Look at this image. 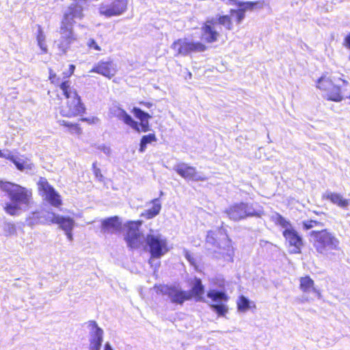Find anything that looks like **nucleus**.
<instances>
[{"mask_svg": "<svg viewBox=\"0 0 350 350\" xmlns=\"http://www.w3.org/2000/svg\"><path fill=\"white\" fill-rule=\"evenodd\" d=\"M0 190L5 192L10 199V202L3 205V211L9 215H18L22 206L29 207L33 204V191L30 188L0 180Z\"/></svg>", "mask_w": 350, "mask_h": 350, "instance_id": "f257e3e1", "label": "nucleus"}, {"mask_svg": "<svg viewBox=\"0 0 350 350\" xmlns=\"http://www.w3.org/2000/svg\"><path fill=\"white\" fill-rule=\"evenodd\" d=\"M170 295L172 296V302L183 304L185 301L191 299V295L185 291H176L174 289Z\"/></svg>", "mask_w": 350, "mask_h": 350, "instance_id": "c85d7f7f", "label": "nucleus"}, {"mask_svg": "<svg viewBox=\"0 0 350 350\" xmlns=\"http://www.w3.org/2000/svg\"><path fill=\"white\" fill-rule=\"evenodd\" d=\"M0 158L5 159L13 163L19 171H23L25 169L31 170L32 168V164L28 163L29 159L27 158H25V159H18L13 154L6 155L3 154L1 150H0Z\"/></svg>", "mask_w": 350, "mask_h": 350, "instance_id": "5701e85b", "label": "nucleus"}, {"mask_svg": "<svg viewBox=\"0 0 350 350\" xmlns=\"http://www.w3.org/2000/svg\"><path fill=\"white\" fill-rule=\"evenodd\" d=\"M62 116L68 118L81 117L86 112V107L80 96L66 100L64 104L59 107Z\"/></svg>", "mask_w": 350, "mask_h": 350, "instance_id": "0eeeda50", "label": "nucleus"}, {"mask_svg": "<svg viewBox=\"0 0 350 350\" xmlns=\"http://www.w3.org/2000/svg\"><path fill=\"white\" fill-rule=\"evenodd\" d=\"M87 0H75V1L77 2H79V1H86Z\"/></svg>", "mask_w": 350, "mask_h": 350, "instance_id": "5fc2aeb1", "label": "nucleus"}, {"mask_svg": "<svg viewBox=\"0 0 350 350\" xmlns=\"http://www.w3.org/2000/svg\"><path fill=\"white\" fill-rule=\"evenodd\" d=\"M72 230H70V231H66L65 232V234L68 238V239L69 241H72L73 238H72Z\"/></svg>", "mask_w": 350, "mask_h": 350, "instance_id": "8fccbe9b", "label": "nucleus"}, {"mask_svg": "<svg viewBox=\"0 0 350 350\" xmlns=\"http://www.w3.org/2000/svg\"><path fill=\"white\" fill-rule=\"evenodd\" d=\"M94 173L95 176L100 181L104 180L103 175L99 168L96 167L95 164L93 165Z\"/></svg>", "mask_w": 350, "mask_h": 350, "instance_id": "c03bdc74", "label": "nucleus"}, {"mask_svg": "<svg viewBox=\"0 0 350 350\" xmlns=\"http://www.w3.org/2000/svg\"><path fill=\"white\" fill-rule=\"evenodd\" d=\"M38 45L40 48L42 53H46L48 49L45 42V35L40 25H38V31L36 35Z\"/></svg>", "mask_w": 350, "mask_h": 350, "instance_id": "72a5a7b5", "label": "nucleus"}, {"mask_svg": "<svg viewBox=\"0 0 350 350\" xmlns=\"http://www.w3.org/2000/svg\"><path fill=\"white\" fill-rule=\"evenodd\" d=\"M230 4L236 5V3H239V1L237 0H227Z\"/></svg>", "mask_w": 350, "mask_h": 350, "instance_id": "603ef678", "label": "nucleus"}, {"mask_svg": "<svg viewBox=\"0 0 350 350\" xmlns=\"http://www.w3.org/2000/svg\"><path fill=\"white\" fill-rule=\"evenodd\" d=\"M176 172L186 180L193 181H204L207 179L205 176L198 175L196 167L185 163H178L174 168Z\"/></svg>", "mask_w": 350, "mask_h": 350, "instance_id": "f3484780", "label": "nucleus"}, {"mask_svg": "<svg viewBox=\"0 0 350 350\" xmlns=\"http://www.w3.org/2000/svg\"><path fill=\"white\" fill-rule=\"evenodd\" d=\"M343 45L346 48L350 49V33H348L344 38Z\"/></svg>", "mask_w": 350, "mask_h": 350, "instance_id": "de8ad7c7", "label": "nucleus"}, {"mask_svg": "<svg viewBox=\"0 0 350 350\" xmlns=\"http://www.w3.org/2000/svg\"><path fill=\"white\" fill-rule=\"evenodd\" d=\"M122 223L118 216H112L101 221V230L104 234H112L122 230Z\"/></svg>", "mask_w": 350, "mask_h": 350, "instance_id": "a211bd4d", "label": "nucleus"}, {"mask_svg": "<svg viewBox=\"0 0 350 350\" xmlns=\"http://www.w3.org/2000/svg\"><path fill=\"white\" fill-rule=\"evenodd\" d=\"M228 218L232 221H238L247 217H260V214L253 210L247 203H234L224 211Z\"/></svg>", "mask_w": 350, "mask_h": 350, "instance_id": "6e6552de", "label": "nucleus"}, {"mask_svg": "<svg viewBox=\"0 0 350 350\" xmlns=\"http://www.w3.org/2000/svg\"><path fill=\"white\" fill-rule=\"evenodd\" d=\"M336 81H341L345 86L349 85V82L342 77H339L338 79H330L326 75H322L317 81V88L323 92L327 100L340 102L345 98L341 86L336 84Z\"/></svg>", "mask_w": 350, "mask_h": 350, "instance_id": "7ed1b4c3", "label": "nucleus"}, {"mask_svg": "<svg viewBox=\"0 0 350 350\" xmlns=\"http://www.w3.org/2000/svg\"><path fill=\"white\" fill-rule=\"evenodd\" d=\"M145 241L151 258H159L169 250L166 239H163L160 235L148 234Z\"/></svg>", "mask_w": 350, "mask_h": 350, "instance_id": "1a4fd4ad", "label": "nucleus"}, {"mask_svg": "<svg viewBox=\"0 0 350 350\" xmlns=\"http://www.w3.org/2000/svg\"><path fill=\"white\" fill-rule=\"evenodd\" d=\"M191 299L194 298L196 301H204V286L200 278H195L193 285L189 292Z\"/></svg>", "mask_w": 350, "mask_h": 350, "instance_id": "a878e982", "label": "nucleus"}, {"mask_svg": "<svg viewBox=\"0 0 350 350\" xmlns=\"http://www.w3.org/2000/svg\"><path fill=\"white\" fill-rule=\"evenodd\" d=\"M157 141V138L154 133L143 135L140 139L139 152H144L146 150L148 144H151Z\"/></svg>", "mask_w": 350, "mask_h": 350, "instance_id": "2f4dec72", "label": "nucleus"}, {"mask_svg": "<svg viewBox=\"0 0 350 350\" xmlns=\"http://www.w3.org/2000/svg\"><path fill=\"white\" fill-rule=\"evenodd\" d=\"M275 224L283 227V228H285L286 229L288 228H293L291 222L289 221L286 220L280 214H277Z\"/></svg>", "mask_w": 350, "mask_h": 350, "instance_id": "c9c22d12", "label": "nucleus"}, {"mask_svg": "<svg viewBox=\"0 0 350 350\" xmlns=\"http://www.w3.org/2000/svg\"><path fill=\"white\" fill-rule=\"evenodd\" d=\"M139 104L141 106L144 107L147 109H150L151 107H152L154 105V103L151 101H144V100L139 101Z\"/></svg>", "mask_w": 350, "mask_h": 350, "instance_id": "49530a36", "label": "nucleus"}, {"mask_svg": "<svg viewBox=\"0 0 350 350\" xmlns=\"http://www.w3.org/2000/svg\"><path fill=\"white\" fill-rule=\"evenodd\" d=\"M49 80L50 81V83L53 85H57L59 82V77L57 75L55 72L51 68H49Z\"/></svg>", "mask_w": 350, "mask_h": 350, "instance_id": "ea45409f", "label": "nucleus"}, {"mask_svg": "<svg viewBox=\"0 0 350 350\" xmlns=\"http://www.w3.org/2000/svg\"><path fill=\"white\" fill-rule=\"evenodd\" d=\"M59 88L62 90L63 96L66 100L80 96L77 90L72 85V82L69 79L64 80L59 84Z\"/></svg>", "mask_w": 350, "mask_h": 350, "instance_id": "393cba45", "label": "nucleus"}, {"mask_svg": "<svg viewBox=\"0 0 350 350\" xmlns=\"http://www.w3.org/2000/svg\"><path fill=\"white\" fill-rule=\"evenodd\" d=\"M79 120L80 121L87 122L89 124H94L99 122V119L95 116L90 118H81Z\"/></svg>", "mask_w": 350, "mask_h": 350, "instance_id": "37998d69", "label": "nucleus"}, {"mask_svg": "<svg viewBox=\"0 0 350 350\" xmlns=\"http://www.w3.org/2000/svg\"><path fill=\"white\" fill-rule=\"evenodd\" d=\"M184 255L185 258L191 265H196V258L188 250L185 251Z\"/></svg>", "mask_w": 350, "mask_h": 350, "instance_id": "79ce46f5", "label": "nucleus"}, {"mask_svg": "<svg viewBox=\"0 0 350 350\" xmlns=\"http://www.w3.org/2000/svg\"><path fill=\"white\" fill-rule=\"evenodd\" d=\"M105 350H113L111 347V346L109 345V344L107 343L105 345Z\"/></svg>", "mask_w": 350, "mask_h": 350, "instance_id": "864d4df0", "label": "nucleus"}, {"mask_svg": "<svg viewBox=\"0 0 350 350\" xmlns=\"http://www.w3.org/2000/svg\"><path fill=\"white\" fill-rule=\"evenodd\" d=\"M90 325L95 329L90 341V350H100L103 342V332L101 328L98 327L96 321H90Z\"/></svg>", "mask_w": 350, "mask_h": 350, "instance_id": "412c9836", "label": "nucleus"}, {"mask_svg": "<svg viewBox=\"0 0 350 350\" xmlns=\"http://www.w3.org/2000/svg\"><path fill=\"white\" fill-rule=\"evenodd\" d=\"M90 72L100 75L111 79L117 73V68L113 60H100L90 70Z\"/></svg>", "mask_w": 350, "mask_h": 350, "instance_id": "2eb2a0df", "label": "nucleus"}, {"mask_svg": "<svg viewBox=\"0 0 350 350\" xmlns=\"http://www.w3.org/2000/svg\"><path fill=\"white\" fill-rule=\"evenodd\" d=\"M51 206L59 208L62 205V200L60 194L55 190L52 191V194L45 200Z\"/></svg>", "mask_w": 350, "mask_h": 350, "instance_id": "f704fd0d", "label": "nucleus"}, {"mask_svg": "<svg viewBox=\"0 0 350 350\" xmlns=\"http://www.w3.org/2000/svg\"><path fill=\"white\" fill-rule=\"evenodd\" d=\"M263 1H239L236 3L238 9H230V14L235 15V23L239 25L242 23L245 17L246 11H252L255 9H260L263 7Z\"/></svg>", "mask_w": 350, "mask_h": 350, "instance_id": "ddd939ff", "label": "nucleus"}, {"mask_svg": "<svg viewBox=\"0 0 350 350\" xmlns=\"http://www.w3.org/2000/svg\"><path fill=\"white\" fill-rule=\"evenodd\" d=\"M233 18L235 21V15L229 14L219 15L215 20L216 23L223 26L226 30L230 31L234 28Z\"/></svg>", "mask_w": 350, "mask_h": 350, "instance_id": "cd10ccee", "label": "nucleus"}, {"mask_svg": "<svg viewBox=\"0 0 350 350\" xmlns=\"http://www.w3.org/2000/svg\"><path fill=\"white\" fill-rule=\"evenodd\" d=\"M75 70V66L73 64H70L69 66V75L67 77H69L70 76H71L74 73Z\"/></svg>", "mask_w": 350, "mask_h": 350, "instance_id": "09e8293b", "label": "nucleus"}, {"mask_svg": "<svg viewBox=\"0 0 350 350\" xmlns=\"http://www.w3.org/2000/svg\"><path fill=\"white\" fill-rule=\"evenodd\" d=\"M215 24L214 18L208 19L203 23L201 27L202 39L205 44L215 42L219 40L220 33L215 29Z\"/></svg>", "mask_w": 350, "mask_h": 350, "instance_id": "dca6fc26", "label": "nucleus"}, {"mask_svg": "<svg viewBox=\"0 0 350 350\" xmlns=\"http://www.w3.org/2000/svg\"><path fill=\"white\" fill-rule=\"evenodd\" d=\"M3 230L5 234L10 237L16 233V227L14 223L8 222L5 224Z\"/></svg>", "mask_w": 350, "mask_h": 350, "instance_id": "4c0bfd02", "label": "nucleus"}, {"mask_svg": "<svg viewBox=\"0 0 350 350\" xmlns=\"http://www.w3.org/2000/svg\"><path fill=\"white\" fill-rule=\"evenodd\" d=\"M207 297L212 301L219 304H212L210 308L214 310L218 317H225L228 313V308L221 301L227 302L229 297L223 291L211 290L207 293Z\"/></svg>", "mask_w": 350, "mask_h": 350, "instance_id": "f8f14e48", "label": "nucleus"}, {"mask_svg": "<svg viewBox=\"0 0 350 350\" xmlns=\"http://www.w3.org/2000/svg\"><path fill=\"white\" fill-rule=\"evenodd\" d=\"M154 288L157 293L162 294V295L167 294V295H172V291H174L173 288H171L167 285H161V284L155 286Z\"/></svg>", "mask_w": 350, "mask_h": 350, "instance_id": "e433bc0d", "label": "nucleus"}, {"mask_svg": "<svg viewBox=\"0 0 350 350\" xmlns=\"http://www.w3.org/2000/svg\"><path fill=\"white\" fill-rule=\"evenodd\" d=\"M131 112L133 113L135 117L140 121V124H138L137 122L135 121L124 109H120V118L122 119L126 124L130 126L138 133H146L149 131V120L152 118V116L136 107H134L131 109Z\"/></svg>", "mask_w": 350, "mask_h": 350, "instance_id": "20e7f679", "label": "nucleus"}, {"mask_svg": "<svg viewBox=\"0 0 350 350\" xmlns=\"http://www.w3.org/2000/svg\"><path fill=\"white\" fill-rule=\"evenodd\" d=\"M237 310L245 312L249 309L256 308V305L243 295H240L237 301Z\"/></svg>", "mask_w": 350, "mask_h": 350, "instance_id": "7c9ffc66", "label": "nucleus"}, {"mask_svg": "<svg viewBox=\"0 0 350 350\" xmlns=\"http://www.w3.org/2000/svg\"><path fill=\"white\" fill-rule=\"evenodd\" d=\"M51 224H56L64 232L72 230L75 222V220L68 216H62L53 213V217L50 220Z\"/></svg>", "mask_w": 350, "mask_h": 350, "instance_id": "aec40b11", "label": "nucleus"}, {"mask_svg": "<svg viewBox=\"0 0 350 350\" xmlns=\"http://www.w3.org/2000/svg\"><path fill=\"white\" fill-rule=\"evenodd\" d=\"M215 239H216L215 233L213 231H209L206 236V242L213 244Z\"/></svg>", "mask_w": 350, "mask_h": 350, "instance_id": "a18cd8bd", "label": "nucleus"}, {"mask_svg": "<svg viewBox=\"0 0 350 350\" xmlns=\"http://www.w3.org/2000/svg\"><path fill=\"white\" fill-rule=\"evenodd\" d=\"M87 46L88 47V49H90V50H94V51H101L100 46L98 45L97 42L94 39H93V38L89 39V40H88V43H87Z\"/></svg>", "mask_w": 350, "mask_h": 350, "instance_id": "a19ab883", "label": "nucleus"}, {"mask_svg": "<svg viewBox=\"0 0 350 350\" xmlns=\"http://www.w3.org/2000/svg\"><path fill=\"white\" fill-rule=\"evenodd\" d=\"M152 206L144 211L140 214V217H144L146 219H150L158 215L161 209V204L159 198H154L150 201Z\"/></svg>", "mask_w": 350, "mask_h": 350, "instance_id": "bb28decb", "label": "nucleus"}, {"mask_svg": "<svg viewBox=\"0 0 350 350\" xmlns=\"http://www.w3.org/2000/svg\"><path fill=\"white\" fill-rule=\"evenodd\" d=\"M347 98L350 99V95Z\"/></svg>", "mask_w": 350, "mask_h": 350, "instance_id": "6e6d98bb", "label": "nucleus"}, {"mask_svg": "<svg viewBox=\"0 0 350 350\" xmlns=\"http://www.w3.org/2000/svg\"><path fill=\"white\" fill-rule=\"evenodd\" d=\"M83 8L77 3L71 4L68 11L64 13L61 22L60 29H70L73 28L75 18H82L83 17Z\"/></svg>", "mask_w": 350, "mask_h": 350, "instance_id": "4468645a", "label": "nucleus"}, {"mask_svg": "<svg viewBox=\"0 0 350 350\" xmlns=\"http://www.w3.org/2000/svg\"><path fill=\"white\" fill-rule=\"evenodd\" d=\"M171 47L176 53V55L180 56L202 53L208 49V46L204 43L200 41H192L187 38H178L174 40Z\"/></svg>", "mask_w": 350, "mask_h": 350, "instance_id": "39448f33", "label": "nucleus"}, {"mask_svg": "<svg viewBox=\"0 0 350 350\" xmlns=\"http://www.w3.org/2000/svg\"><path fill=\"white\" fill-rule=\"evenodd\" d=\"M55 188L52 189L50 191L47 192L46 193H45L44 196H42V197L44 198V200H45L49 196H50L51 194H52V191H55Z\"/></svg>", "mask_w": 350, "mask_h": 350, "instance_id": "3c124183", "label": "nucleus"}, {"mask_svg": "<svg viewBox=\"0 0 350 350\" xmlns=\"http://www.w3.org/2000/svg\"><path fill=\"white\" fill-rule=\"evenodd\" d=\"M300 291L305 295L313 293L317 297H321L320 291L316 287L314 280L308 275L299 278Z\"/></svg>", "mask_w": 350, "mask_h": 350, "instance_id": "6ab92c4d", "label": "nucleus"}, {"mask_svg": "<svg viewBox=\"0 0 350 350\" xmlns=\"http://www.w3.org/2000/svg\"><path fill=\"white\" fill-rule=\"evenodd\" d=\"M282 235L285 239L289 254H299L301 253V250L304 247V241L294 228L285 229L282 232Z\"/></svg>", "mask_w": 350, "mask_h": 350, "instance_id": "9d476101", "label": "nucleus"}, {"mask_svg": "<svg viewBox=\"0 0 350 350\" xmlns=\"http://www.w3.org/2000/svg\"><path fill=\"white\" fill-rule=\"evenodd\" d=\"M310 234L313 237L312 245L318 254L327 256L332 254V250H340L339 240L327 229L313 230Z\"/></svg>", "mask_w": 350, "mask_h": 350, "instance_id": "f03ea898", "label": "nucleus"}, {"mask_svg": "<svg viewBox=\"0 0 350 350\" xmlns=\"http://www.w3.org/2000/svg\"><path fill=\"white\" fill-rule=\"evenodd\" d=\"M323 198L342 208H346L349 204V200L344 198L341 194L338 193L327 192L323 195Z\"/></svg>", "mask_w": 350, "mask_h": 350, "instance_id": "b1692460", "label": "nucleus"}, {"mask_svg": "<svg viewBox=\"0 0 350 350\" xmlns=\"http://www.w3.org/2000/svg\"><path fill=\"white\" fill-rule=\"evenodd\" d=\"M142 224V220H129L124 224V239L130 249H137L142 245V233L140 232Z\"/></svg>", "mask_w": 350, "mask_h": 350, "instance_id": "423d86ee", "label": "nucleus"}, {"mask_svg": "<svg viewBox=\"0 0 350 350\" xmlns=\"http://www.w3.org/2000/svg\"><path fill=\"white\" fill-rule=\"evenodd\" d=\"M60 33L62 34V36L61 37L59 47L65 53L70 48V45L77 41V38L74 33L73 28H70V29H60Z\"/></svg>", "mask_w": 350, "mask_h": 350, "instance_id": "4be33fe9", "label": "nucleus"}, {"mask_svg": "<svg viewBox=\"0 0 350 350\" xmlns=\"http://www.w3.org/2000/svg\"><path fill=\"white\" fill-rule=\"evenodd\" d=\"M59 124L67 128L68 132L71 135L79 136L83 133V129L79 123L61 120L59 121Z\"/></svg>", "mask_w": 350, "mask_h": 350, "instance_id": "c756f323", "label": "nucleus"}, {"mask_svg": "<svg viewBox=\"0 0 350 350\" xmlns=\"http://www.w3.org/2000/svg\"><path fill=\"white\" fill-rule=\"evenodd\" d=\"M38 193L42 196L47 192L50 191L54 187L49 183L48 180L44 177H40L37 183Z\"/></svg>", "mask_w": 350, "mask_h": 350, "instance_id": "473e14b6", "label": "nucleus"}, {"mask_svg": "<svg viewBox=\"0 0 350 350\" xmlns=\"http://www.w3.org/2000/svg\"><path fill=\"white\" fill-rule=\"evenodd\" d=\"M128 0H112L109 3L100 5L98 11L100 15L106 17L119 16L127 10Z\"/></svg>", "mask_w": 350, "mask_h": 350, "instance_id": "9b49d317", "label": "nucleus"}, {"mask_svg": "<svg viewBox=\"0 0 350 350\" xmlns=\"http://www.w3.org/2000/svg\"><path fill=\"white\" fill-rule=\"evenodd\" d=\"M302 226L304 229L307 230L315 226H323V224L318 221L310 219L307 221H304L302 222Z\"/></svg>", "mask_w": 350, "mask_h": 350, "instance_id": "58836bf2", "label": "nucleus"}]
</instances>
